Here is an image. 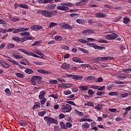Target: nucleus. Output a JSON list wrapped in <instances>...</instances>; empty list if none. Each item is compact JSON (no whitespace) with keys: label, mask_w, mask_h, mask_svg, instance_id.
<instances>
[{"label":"nucleus","mask_w":131,"mask_h":131,"mask_svg":"<svg viewBox=\"0 0 131 131\" xmlns=\"http://www.w3.org/2000/svg\"><path fill=\"white\" fill-rule=\"evenodd\" d=\"M19 7H20V8H23V9H29V7H28L27 5L23 4H20Z\"/></svg>","instance_id":"obj_35"},{"label":"nucleus","mask_w":131,"mask_h":131,"mask_svg":"<svg viewBox=\"0 0 131 131\" xmlns=\"http://www.w3.org/2000/svg\"><path fill=\"white\" fill-rule=\"evenodd\" d=\"M5 47H6V43H2L0 45V50H3V49H5Z\"/></svg>","instance_id":"obj_63"},{"label":"nucleus","mask_w":131,"mask_h":131,"mask_svg":"<svg viewBox=\"0 0 131 131\" xmlns=\"http://www.w3.org/2000/svg\"><path fill=\"white\" fill-rule=\"evenodd\" d=\"M46 95V91H41L39 94L38 98L40 100H42V99H45V96Z\"/></svg>","instance_id":"obj_17"},{"label":"nucleus","mask_w":131,"mask_h":131,"mask_svg":"<svg viewBox=\"0 0 131 131\" xmlns=\"http://www.w3.org/2000/svg\"><path fill=\"white\" fill-rule=\"evenodd\" d=\"M72 60L73 62H75V63H84L83 60H81L80 58L76 57H73Z\"/></svg>","instance_id":"obj_15"},{"label":"nucleus","mask_w":131,"mask_h":131,"mask_svg":"<svg viewBox=\"0 0 131 131\" xmlns=\"http://www.w3.org/2000/svg\"><path fill=\"white\" fill-rule=\"evenodd\" d=\"M61 49H62V50H67V51H68V50H69V47L66 45H63L61 46Z\"/></svg>","instance_id":"obj_56"},{"label":"nucleus","mask_w":131,"mask_h":131,"mask_svg":"<svg viewBox=\"0 0 131 131\" xmlns=\"http://www.w3.org/2000/svg\"><path fill=\"white\" fill-rule=\"evenodd\" d=\"M96 79H97V78L93 76H88L85 78V80L86 82H89V81H94V80H96Z\"/></svg>","instance_id":"obj_12"},{"label":"nucleus","mask_w":131,"mask_h":131,"mask_svg":"<svg viewBox=\"0 0 131 131\" xmlns=\"http://www.w3.org/2000/svg\"><path fill=\"white\" fill-rule=\"evenodd\" d=\"M55 39L57 41H61L63 38L61 36H55Z\"/></svg>","instance_id":"obj_34"},{"label":"nucleus","mask_w":131,"mask_h":131,"mask_svg":"<svg viewBox=\"0 0 131 131\" xmlns=\"http://www.w3.org/2000/svg\"><path fill=\"white\" fill-rule=\"evenodd\" d=\"M50 97H51V98H53V99H58V98H59V96L57 95H55V94H52L50 95Z\"/></svg>","instance_id":"obj_62"},{"label":"nucleus","mask_w":131,"mask_h":131,"mask_svg":"<svg viewBox=\"0 0 131 131\" xmlns=\"http://www.w3.org/2000/svg\"><path fill=\"white\" fill-rule=\"evenodd\" d=\"M85 45H87L89 47H93L95 50H105V47L97 46V44L94 43H89L88 42Z\"/></svg>","instance_id":"obj_4"},{"label":"nucleus","mask_w":131,"mask_h":131,"mask_svg":"<svg viewBox=\"0 0 131 131\" xmlns=\"http://www.w3.org/2000/svg\"><path fill=\"white\" fill-rule=\"evenodd\" d=\"M78 49L79 50V51H81L82 53H83L84 54H89V53H90V52H89L88 50L84 49L83 48L78 47Z\"/></svg>","instance_id":"obj_25"},{"label":"nucleus","mask_w":131,"mask_h":131,"mask_svg":"<svg viewBox=\"0 0 131 131\" xmlns=\"http://www.w3.org/2000/svg\"><path fill=\"white\" fill-rule=\"evenodd\" d=\"M49 10H54L55 8H56V5L55 4H51L46 7Z\"/></svg>","instance_id":"obj_24"},{"label":"nucleus","mask_w":131,"mask_h":131,"mask_svg":"<svg viewBox=\"0 0 131 131\" xmlns=\"http://www.w3.org/2000/svg\"><path fill=\"white\" fill-rule=\"evenodd\" d=\"M76 114H77V115H79V116L82 117L83 116V113H82L81 112L76 111Z\"/></svg>","instance_id":"obj_55"},{"label":"nucleus","mask_w":131,"mask_h":131,"mask_svg":"<svg viewBox=\"0 0 131 131\" xmlns=\"http://www.w3.org/2000/svg\"><path fill=\"white\" fill-rule=\"evenodd\" d=\"M44 120H45V121H46V122H47L48 123L50 122V123L58 124V121H57V120L49 116L44 117Z\"/></svg>","instance_id":"obj_3"},{"label":"nucleus","mask_w":131,"mask_h":131,"mask_svg":"<svg viewBox=\"0 0 131 131\" xmlns=\"http://www.w3.org/2000/svg\"><path fill=\"white\" fill-rule=\"evenodd\" d=\"M105 89H106V86H100H100H99L98 91L103 92V91H105Z\"/></svg>","instance_id":"obj_50"},{"label":"nucleus","mask_w":131,"mask_h":131,"mask_svg":"<svg viewBox=\"0 0 131 131\" xmlns=\"http://www.w3.org/2000/svg\"><path fill=\"white\" fill-rule=\"evenodd\" d=\"M46 102H47V98H43L40 101V103H41V105H45Z\"/></svg>","instance_id":"obj_53"},{"label":"nucleus","mask_w":131,"mask_h":131,"mask_svg":"<svg viewBox=\"0 0 131 131\" xmlns=\"http://www.w3.org/2000/svg\"><path fill=\"white\" fill-rule=\"evenodd\" d=\"M60 108L63 113L71 112V110H72V107L70 104H66V105L62 104L60 106Z\"/></svg>","instance_id":"obj_2"},{"label":"nucleus","mask_w":131,"mask_h":131,"mask_svg":"<svg viewBox=\"0 0 131 131\" xmlns=\"http://www.w3.org/2000/svg\"><path fill=\"white\" fill-rule=\"evenodd\" d=\"M127 96H128V93H124L121 94V97H122V98H126Z\"/></svg>","instance_id":"obj_60"},{"label":"nucleus","mask_w":131,"mask_h":131,"mask_svg":"<svg viewBox=\"0 0 131 131\" xmlns=\"http://www.w3.org/2000/svg\"><path fill=\"white\" fill-rule=\"evenodd\" d=\"M90 125H90V124H89L88 123L86 122L85 124H83L82 125V126L84 128H90Z\"/></svg>","instance_id":"obj_40"},{"label":"nucleus","mask_w":131,"mask_h":131,"mask_svg":"<svg viewBox=\"0 0 131 131\" xmlns=\"http://www.w3.org/2000/svg\"><path fill=\"white\" fill-rule=\"evenodd\" d=\"M16 75L17 77H19V78H24V75L20 73H16Z\"/></svg>","instance_id":"obj_39"},{"label":"nucleus","mask_w":131,"mask_h":131,"mask_svg":"<svg viewBox=\"0 0 131 131\" xmlns=\"http://www.w3.org/2000/svg\"><path fill=\"white\" fill-rule=\"evenodd\" d=\"M78 41H79V42H81V43H87V42H89L88 40H85L83 39H78Z\"/></svg>","instance_id":"obj_45"},{"label":"nucleus","mask_w":131,"mask_h":131,"mask_svg":"<svg viewBox=\"0 0 131 131\" xmlns=\"http://www.w3.org/2000/svg\"><path fill=\"white\" fill-rule=\"evenodd\" d=\"M61 6H66L67 7H72L73 6V4L71 3H68L67 4H63L61 3Z\"/></svg>","instance_id":"obj_38"},{"label":"nucleus","mask_w":131,"mask_h":131,"mask_svg":"<svg viewBox=\"0 0 131 131\" xmlns=\"http://www.w3.org/2000/svg\"><path fill=\"white\" fill-rule=\"evenodd\" d=\"M25 72L26 73H27V74H32V73H33V70H32V69L27 68L25 71Z\"/></svg>","instance_id":"obj_27"},{"label":"nucleus","mask_w":131,"mask_h":131,"mask_svg":"<svg viewBox=\"0 0 131 131\" xmlns=\"http://www.w3.org/2000/svg\"><path fill=\"white\" fill-rule=\"evenodd\" d=\"M49 83L51 84H58V80L55 79H51L49 80Z\"/></svg>","instance_id":"obj_29"},{"label":"nucleus","mask_w":131,"mask_h":131,"mask_svg":"<svg viewBox=\"0 0 131 131\" xmlns=\"http://www.w3.org/2000/svg\"><path fill=\"white\" fill-rule=\"evenodd\" d=\"M67 103H68V104H70V105H73V106H76V104H75L74 102L72 101H67Z\"/></svg>","instance_id":"obj_59"},{"label":"nucleus","mask_w":131,"mask_h":131,"mask_svg":"<svg viewBox=\"0 0 131 131\" xmlns=\"http://www.w3.org/2000/svg\"><path fill=\"white\" fill-rule=\"evenodd\" d=\"M37 71L39 72V73H41L42 74H46V75H49V74H52V72L46 71L45 70L39 69V70H38Z\"/></svg>","instance_id":"obj_16"},{"label":"nucleus","mask_w":131,"mask_h":131,"mask_svg":"<svg viewBox=\"0 0 131 131\" xmlns=\"http://www.w3.org/2000/svg\"><path fill=\"white\" fill-rule=\"evenodd\" d=\"M12 40H14L15 41H17V42H20L21 41V38L19 37L14 36L12 38Z\"/></svg>","instance_id":"obj_26"},{"label":"nucleus","mask_w":131,"mask_h":131,"mask_svg":"<svg viewBox=\"0 0 131 131\" xmlns=\"http://www.w3.org/2000/svg\"><path fill=\"white\" fill-rule=\"evenodd\" d=\"M31 29H32V30H34L35 31H36V30H37V25L31 26Z\"/></svg>","instance_id":"obj_51"},{"label":"nucleus","mask_w":131,"mask_h":131,"mask_svg":"<svg viewBox=\"0 0 131 131\" xmlns=\"http://www.w3.org/2000/svg\"><path fill=\"white\" fill-rule=\"evenodd\" d=\"M70 67H71V66H70V64L63 63L61 66L60 68H61V69H63V70H65L66 69H69Z\"/></svg>","instance_id":"obj_13"},{"label":"nucleus","mask_w":131,"mask_h":131,"mask_svg":"<svg viewBox=\"0 0 131 131\" xmlns=\"http://www.w3.org/2000/svg\"><path fill=\"white\" fill-rule=\"evenodd\" d=\"M96 41H97V42H100V43H108V41H107L106 40H104L103 39H101V38L99 39Z\"/></svg>","instance_id":"obj_32"},{"label":"nucleus","mask_w":131,"mask_h":131,"mask_svg":"<svg viewBox=\"0 0 131 131\" xmlns=\"http://www.w3.org/2000/svg\"><path fill=\"white\" fill-rule=\"evenodd\" d=\"M60 126L63 129H67L66 124L63 122H60Z\"/></svg>","instance_id":"obj_44"},{"label":"nucleus","mask_w":131,"mask_h":131,"mask_svg":"<svg viewBox=\"0 0 131 131\" xmlns=\"http://www.w3.org/2000/svg\"><path fill=\"white\" fill-rule=\"evenodd\" d=\"M129 18L128 17H124L123 18V23L124 24H128L129 22Z\"/></svg>","instance_id":"obj_36"},{"label":"nucleus","mask_w":131,"mask_h":131,"mask_svg":"<svg viewBox=\"0 0 131 131\" xmlns=\"http://www.w3.org/2000/svg\"><path fill=\"white\" fill-rule=\"evenodd\" d=\"M63 77H66V78H70L72 77L73 79H76V80H82V76H79V75H67Z\"/></svg>","instance_id":"obj_5"},{"label":"nucleus","mask_w":131,"mask_h":131,"mask_svg":"<svg viewBox=\"0 0 131 131\" xmlns=\"http://www.w3.org/2000/svg\"><path fill=\"white\" fill-rule=\"evenodd\" d=\"M66 125L67 129V128H70V127H72V124H71L70 122H67Z\"/></svg>","instance_id":"obj_48"},{"label":"nucleus","mask_w":131,"mask_h":131,"mask_svg":"<svg viewBox=\"0 0 131 131\" xmlns=\"http://www.w3.org/2000/svg\"><path fill=\"white\" fill-rule=\"evenodd\" d=\"M88 94H89V95H94V94H95V93H94V91H93V90L92 89H90L88 90Z\"/></svg>","instance_id":"obj_64"},{"label":"nucleus","mask_w":131,"mask_h":131,"mask_svg":"<svg viewBox=\"0 0 131 131\" xmlns=\"http://www.w3.org/2000/svg\"><path fill=\"white\" fill-rule=\"evenodd\" d=\"M40 13L45 17L47 18H51V12H49L48 10H41Z\"/></svg>","instance_id":"obj_8"},{"label":"nucleus","mask_w":131,"mask_h":131,"mask_svg":"<svg viewBox=\"0 0 131 131\" xmlns=\"http://www.w3.org/2000/svg\"><path fill=\"white\" fill-rule=\"evenodd\" d=\"M7 27H5L4 28V29L3 28H0V32H1L2 33H3V34H5V33H6L7 32Z\"/></svg>","instance_id":"obj_43"},{"label":"nucleus","mask_w":131,"mask_h":131,"mask_svg":"<svg viewBox=\"0 0 131 131\" xmlns=\"http://www.w3.org/2000/svg\"><path fill=\"white\" fill-rule=\"evenodd\" d=\"M95 109L97 110H101L102 109V105L98 104L95 107Z\"/></svg>","instance_id":"obj_57"},{"label":"nucleus","mask_w":131,"mask_h":131,"mask_svg":"<svg viewBox=\"0 0 131 131\" xmlns=\"http://www.w3.org/2000/svg\"><path fill=\"white\" fill-rule=\"evenodd\" d=\"M7 49L8 50H11V49H13V48H15V45L12 44V43H9L7 46Z\"/></svg>","instance_id":"obj_33"},{"label":"nucleus","mask_w":131,"mask_h":131,"mask_svg":"<svg viewBox=\"0 0 131 131\" xmlns=\"http://www.w3.org/2000/svg\"><path fill=\"white\" fill-rule=\"evenodd\" d=\"M19 125L21 126H26V124H27V122L24 120H20L18 122Z\"/></svg>","instance_id":"obj_23"},{"label":"nucleus","mask_w":131,"mask_h":131,"mask_svg":"<svg viewBox=\"0 0 131 131\" xmlns=\"http://www.w3.org/2000/svg\"><path fill=\"white\" fill-rule=\"evenodd\" d=\"M18 51H20V52H23L24 54L26 55H27L28 56H33V53L31 52H29L26 50L23 49H18Z\"/></svg>","instance_id":"obj_11"},{"label":"nucleus","mask_w":131,"mask_h":131,"mask_svg":"<svg viewBox=\"0 0 131 131\" xmlns=\"http://www.w3.org/2000/svg\"><path fill=\"white\" fill-rule=\"evenodd\" d=\"M80 91H88L89 90V88L87 86L82 85L79 87Z\"/></svg>","instance_id":"obj_30"},{"label":"nucleus","mask_w":131,"mask_h":131,"mask_svg":"<svg viewBox=\"0 0 131 131\" xmlns=\"http://www.w3.org/2000/svg\"><path fill=\"white\" fill-rule=\"evenodd\" d=\"M105 93L102 91H97L96 92L97 96H104L105 95Z\"/></svg>","instance_id":"obj_42"},{"label":"nucleus","mask_w":131,"mask_h":131,"mask_svg":"<svg viewBox=\"0 0 131 131\" xmlns=\"http://www.w3.org/2000/svg\"><path fill=\"white\" fill-rule=\"evenodd\" d=\"M79 2H78L76 4V6L77 7H81V6H84L86 3H88V0H79Z\"/></svg>","instance_id":"obj_10"},{"label":"nucleus","mask_w":131,"mask_h":131,"mask_svg":"<svg viewBox=\"0 0 131 131\" xmlns=\"http://www.w3.org/2000/svg\"><path fill=\"white\" fill-rule=\"evenodd\" d=\"M33 63H34V64H35V65H38L39 66H41V65H42V62H41L34 61L33 62Z\"/></svg>","instance_id":"obj_61"},{"label":"nucleus","mask_w":131,"mask_h":131,"mask_svg":"<svg viewBox=\"0 0 131 131\" xmlns=\"http://www.w3.org/2000/svg\"><path fill=\"white\" fill-rule=\"evenodd\" d=\"M32 79H33V80H32V82H33L34 80H42V78L39 76H34L32 77Z\"/></svg>","instance_id":"obj_18"},{"label":"nucleus","mask_w":131,"mask_h":131,"mask_svg":"<svg viewBox=\"0 0 131 131\" xmlns=\"http://www.w3.org/2000/svg\"><path fill=\"white\" fill-rule=\"evenodd\" d=\"M63 94L64 95H66V96H68L69 95H71V94H72V92H71V91H70L66 90L63 91Z\"/></svg>","instance_id":"obj_47"},{"label":"nucleus","mask_w":131,"mask_h":131,"mask_svg":"<svg viewBox=\"0 0 131 131\" xmlns=\"http://www.w3.org/2000/svg\"><path fill=\"white\" fill-rule=\"evenodd\" d=\"M0 64L2 65V67L5 69H8V68H10V65L9 63H7L6 61L4 60L0 61Z\"/></svg>","instance_id":"obj_9"},{"label":"nucleus","mask_w":131,"mask_h":131,"mask_svg":"<svg viewBox=\"0 0 131 131\" xmlns=\"http://www.w3.org/2000/svg\"><path fill=\"white\" fill-rule=\"evenodd\" d=\"M29 30V28H19L13 31V33H18L19 32H27Z\"/></svg>","instance_id":"obj_6"},{"label":"nucleus","mask_w":131,"mask_h":131,"mask_svg":"<svg viewBox=\"0 0 131 131\" xmlns=\"http://www.w3.org/2000/svg\"><path fill=\"white\" fill-rule=\"evenodd\" d=\"M5 92L8 96H11L12 95V93H11V91H10V89L9 88H7L5 90Z\"/></svg>","instance_id":"obj_37"},{"label":"nucleus","mask_w":131,"mask_h":131,"mask_svg":"<svg viewBox=\"0 0 131 131\" xmlns=\"http://www.w3.org/2000/svg\"><path fill=\"white\" fill-rule=\"evenodd\" d=\"M117 37H118V35L116 33L106 35V39L109 40L116 39Z\"/></svg>","instance_id":"obj_7"},{"label":"nucleus","mask_w":131,"mask_h":131,"mask_svg":"<svg viewBox=\"0 0 131 131\" xmlns=\"http://www.w3.org/2000/svg\"><path fill=\"white\" fill-rule=\"evenodd\" d=\"M96 16L98 18H105L106 17V14L102 13L101 12H98L96 14Z\"/></svg>","instance_id":"obj_22"},{"label":"nucleus","mask_w":131,"mask_h":131,"mask_svg":"<svg viewBox=\"0 0 131 131\" xmlns=\"http://www.w3.org/2000/svg\"><path fill=\"white\" fill-rule=\"evenodd\" d=\"M56 8L57 10H60L61 11H68V10H69L68 7H66L65 6L63 5H58L57 6Z\"/></svg>","instance_id":"obj_14"},{"label":"nucleus","mask_w":131,"mask_h":131,"mask_svg":"<svg viewBox=\"0 0 131 131\" xmlns=\"http://www.w3.org/2000/svg\"><path fill=\"white\" fill-rule=\"evenodd\" d=\"M62 28L63 29H69L70 30H72L73 27H71V26L68 25V24H65L62 26Z\"/></svg>","instance_id":"obj_19"},{"label":"nucleus","mask_w":131,"mask_h":131,"mask_svg":"<svg viewBox=\"0 0 131 131\" xmlns=\"http://www.w3.org/2000/svg\"><path fill=\"white\" fill-rule=\"evenodd\" d=\"M58 25V24L56 23H54V22H51L49 26V28H52V27H54L55 26H57V25Z\"/></svg>","instance_id":"obj_41"},{"label":"nucleus","mask_w":131,"mask_h":131,"mask_svg":"<svg viewBox=\"0 0 131 131\" xmlns=\"http://www.w3.org/2000/svg\"><path fill=\"white\" fill-rule=\"evenodd\" d=\"M21 36H24L20 38V41L24 42L26 40H33L34 38L32 37V35H30L29 32H21L20 33Z\"/></svg>","instance_id":"obj_1"},{"label":"nucleus","mask_w":131,"mask_h":131,"mask_svg":"<svg viewBox=\"0 0 131 131\" xmlns=\"http://www.w3.org/2000/svg\"><path fill=\"white\" fill-rule=\"evenodd\" d=\"M90 89H93L94 90H98L99 89V85H93L90 87Z\"/></svg>","instance_id":"obj_54"},{"label":"nucleus","mask_w":131,"mask_h":131,"mask_svg":"<svg viewBox=\"0 0 131 131\" xmlns=\"http://www.w3.org/2000/svg\"><path fill=\"white\" fill-rule=\"evenodd\" d=\"M40 102H35V104L32 107V109L33 110H35V109H37V108H40Z\"/></svg>","instance_id":"obj_21"},{"label":"nucleus","mask_w":131,"mask_h":131,"mask_svg":"<svg viewBox=\"0 0 131 131\" xmlns=\"http://www.w3.org/2000/svg\"><path fill=\"white\" fill-rule=\"evenodd\" d=\"M12 56L15 59H23V56L20 55V53H18L17 54L15 53L12 55Z\"/></svg>","instance_id":"obj_20"},{"label":"nucleus","mask_w":131,"mask_h":131,"mask_svg":"<svg viewBox=\"0 0 131 131\" xmlns=\"http://www.w3.org/2000/svg\"><path fill=\"white\" fill-rule=\"evenodd\" d=\"M46 113H47V111H43L42 112H39L38 113V115L39 116H41V117H42L43 116H45V114H46Z\"/></svg>","instance_id":"obj_31"},{"label":"nucleus","mask_w":131,"mask_h":131,"mask_svg":"<svg viewBox=\"0 0 131 131\" xmlns=\"http://www.w3.org/2000/svg\"><path fill=\"white\" fill-rule=\"evenodd\" d=\"M76 22L79 24H84V21L81 19H77Z\"/></svg>","instance_id":"obj_46"},{"label":"nucleus","mask_w":131,"mask_h":131,"mask_svg":"<svg viewBox=\"0 0 131 131\" xmlns=\"http://www.w3.org/2000/svg\"><path fill=\"white\" fill-rule=\"evenodd\" d=\"M57 10H54V11H51L50 12L51 18L52 16H54V15H57Z\"/></svg>","instance_id":"obj_52"},{"label":"nucleus","mask_w":131,"mask_h":131,"mask_svg":"<svg viewBox=\"0 0 131 131\" xmlns=\"http://www.w3.org/2000/svg\"><path fill=\"white\" fill-rule=\"evenodd\" d=\"M108 96H118V92H110Z\"/></svg>","instance_id":"obj_49"},{"label":"nucleus","mask_w":131,"mask_h":131,"mask_svg":"<svg viewBox=\"0 0 131 131\" xmlns=\"http://www.w3.org/2000/svg\"><path fill=\"white\" fill-rule=\"evenodd\" d=\"M41 41H36L33 45H32V46H38V45L40 44V42Z\"/></svg>","instance_id":"obj_58"},{"label":"nucleus","mask_w":131,"mask_h":131,"mask_svg":"<svg viewBox=\"0 0 131 131\" xmlns=\"http://www.w3.org/2000/svg\"><path fill=\"white\" fill-rule=\"evenodd\" d=\"M84 106H90V107H94V105L93 102L91 101H86V102L84 104Z\"/></svg>","instance_id":"obj_28"}]
</instances>
